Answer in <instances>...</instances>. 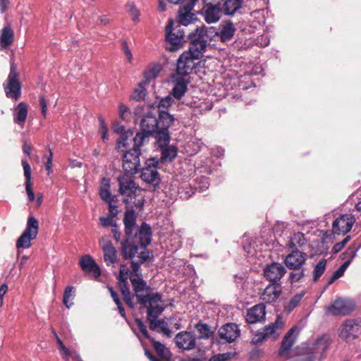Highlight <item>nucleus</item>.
Here are the masks:
<instances>
[{
    "instance_id": "obj_41",
    "label": "nucleus",
    "mask_w": 361,
    "mask_h": 361,
    "mask_svg": "<svg viewBox=\"0 0 361 361\" xmlns=\"http://www.w3.org/2000/svg\"><path fill=\"white\" fill-rule=\"evenodd\" d=\"M149 341L152 342L154 350L159 356L166 360H170L171 356V353L169 350V349L165 347L164 344L155 341L153 338H151Z\"/></svg>"
},
{
    "instance_id": "obj_16",
    "label": "nucleus",
    "mask_w": 361,
    "mask_h": 361,
    "mask_svg": "<svg viewBox=\"0 0 361 361\" xmlns=\"http://www.w3.org/2000/svg\"><path fill=\"white\" fill-rule=\"evenodd\" d=\"M197 0H186V3L180 8L178 21L187 26L195 20V15L192 12Z\"/></svg>"
},
{
    "instance_id": "obj_39",
    "label": "nucleus",
    "mask_w": 361,
    "mask_h": 361,
    "mask_svg": "<svg viewBox=\"0 0 361 361\" xmlns=\"http://www.w3.org/2000/svg\"><path fill=\"white\" fill-rule=\"evenodd\" d=\"M305 295V292L302 291L293 296L283 306V310L286 314H290L296 307L299 305Z\"/></svg>"
},
{
    "instance_id": "obj_22",
    "label": "nucleus",
    "mask_w": 361,
    "mask_h": 361,
    "mask_svg": "<svg viewBox=\"0 0 361 361\" xmlns=\"http://www.w3.org/2000/svg\"><path fill=\"white\" fill-rule=\"evenodd\" d=\"M240 331L237 324L228 323L222 326L218 331L219 338L227 343H232L239 337Z\"/></svg>"
},
{
    "instance_id": "obj_21",
    "label": "nucleus",
    "mask_w": 361,
    "mask_h": 361,
    "mask_svg": "<svg viewBox=\"0 0 361 361\" xmlns=\"http://www.w3.org/2000/svg\"><path fill=\"white\" fill-rule=\"evenodd\" d=\"M151 228L146 224H142L140 228L131 235L133 243H137L141 248H145L151 242Z\"/></svg>"
},
{
    "instance_id": "obj_56",
    "label": "nucleus",
    "mask_w": 361,
    "mask_h": 361,
    "mask_svg": "<svg viewBox=\"0 0 361 361\" xmlns=\"http://www.w3.org/2000/svg\"><path fill=\"white\" fill-rule=\"evenodd\" d=\"M99 132L102 135V138L104 142L108 140V128L102 117L99 118Z\"/></svg>"
},
{
    "instance_id": "obj_7",
    "label": "nucleus",
    "mask_w": 361,
    "mask_h": 361,
    "mask_svg": "<svg viewBox=\"0 0 361 361\" xmlns=\"http://www.w3.org/2000/svg\"><path fill=\"white\" fill-rule=\"evenodd\" d=\"M191 40L190 51L195 52L196 56H202L207 46L206 30L204 27H197L195 30L189 35Z\"/></svg>"
},
{
    "instance_id": "obj_15",
    "label": "nucleus",
    "mask_w": 361,
    "mask_h": 361,
    "mask_svg": "<svg viewBox=\"0 0 361 361\" xmlns=\"http://www.w3.org/2000/svg\"><path fill=\"white\" fill-rule=\"evenodd\" d=\"M355 219L352 214H343L336 219L332 225V231L335 234L345 235L348 233Z\"/></svg>"
},
{
    "instance_id": "obj_46",
    "label": "nucleus",
    "mask_w": 361,
    "mask_h": 361,
    "mask_svg": "<svg viewBox=\"0 0 361 361\" xmlns=\"http://www.w3.org/2000/svg\"><path fill=\"white\" fill-rule=\"evenodd\" d=\"M75 297V289L73 286L66 288L63 293V302L67 308H70L73 305V300Z\"/></svg>"
},
{
    "instance_id": "obj_32",
    "label": "nucleus",
    "mask_w": 361,
    "mask_h": 361,
    "mask_svg": "<svg viewBox=\"0 0 361 361\" xmlns=\"http://www.w3.org/2000/svg\"><path fill=\"white\" fill-rule=\"evenodd\" d=\"M188 90V81L182 77L176 78L171 94L177 99H181Z\"/></svg>"
},
{
    "instance_id": "obj_59",
    "label": "nucleus",
    "mask_w": 361,
    "mask_h": 361,
    "mask_svg": "<svg viewBox=\"0 0 361 361\" xmlns=\"http://www.w3.org/2000/svg\"><path fill=\"white\" fill-rule=\"evenodd\" d=\"M127 6H128V11H129L130 16H132L133 20L134 21L138 20H139L140 12L135 8L134 4L130 3V4H128Z\"/></svg>"
},
{
    "instance_id": "obj_31",
    "label": "nucleus",
    "mask_w": 361,
    "mask_h": 361,
    "mask_svg": "<svg viewBox=\"0 0 361 361\" xmlns=\"http://www.w3.org/2000/svg\"><path fill=\"white\" fill-rule=\"evenodd\" d=\"M27 116V105L25 102H20L15 108L13 121L21 128L24 126Z\"/></svg>"
},
{
    "instance_id": "obj_60",
    "label": "nucleus",
    "mask_w": 361,
    "mask_h": 361,
    "mask_svg": "<svg viewBox=\"0 0 361 361\" xmlns=\"http://www.w3.org/2000/svg\"><path fill=\"white\" fill-rule=\"evenodd\" d=\"M136 324L140 332L143 334V336L150 340L152 338L149 336L147 326L143 324V322L140 319H136Z\"/></svg>"
},
{
    "instance_id": "obj_33",
    "label": "nucleus",
    "mask_w": 361,
    "mask_h": 361,
    "mask_svg": "<svg viewBox=\"0 0 361 361\" xmlns=\"http://www.w3.org/2000/svg\"><path fill=\"white\" fill-rule=\"evenodd\" d=\"M173 26V20L169 19L167 25L166 26V40L173 45H178L180 43L183 38V35L181 32L177 34L172 32Z\"/></svg>"
},
{
    "instance_id": "obj_35",
    "label": "nucleus",
    "mask_w": 361,
    "mask_h": 361,
    "mask_svg": "<svg viewBox=\"0 0 361 361\" xmlns=\"http://www.w3.org/2000/svg\"><path fill=\"white\" fill-rule=\"evenodd\" d=\"M157 318L158 317H154L148 319L150 329L153 331L159 329V332H161L167 337H170L171 335V331L169 329L168 323L163 320H159Z\"/></svg>"
},
{
    "instance_id": "obj_30",
    "label": "nucleus",
    "mask_w": 361,
    "mask_h": 361,
    "mask_svg": "<svg viewBox=\"0 0 361 361\" xmlns=\"http://www.w3.org/2000/svg\"><path fill=\"white\" fill-rule=\"evenodd\" d=\"M137 243L132 242L131 237H126V240L122 243L121 253L124 259H131L134 257L139 250Z\"/></svg>"
},
{
    "instance_id": "obj_20",
    "label": "nucleus",
    "mask_w": 361,
    "mask_h": 361,
    "mask_svg": "<svg viewBox=\"0 0 361 361\" xmlns=\"http://www.w3.org/2000/svg\"><path fill=\"white\" fill-rule=\"evenodd\" d=\"M286 268L280 263L273 262L264 269V276L269 281L276 283L286 274Z\"/></svg>"
},
{
    "instance_id": "obj_5",
    "label": "nucleus",
    "mask_w": 361,
    "mask_h": 361,
    "mask_svg": "<svg viewBox=\"0 0 361 361\" xmlns=\"http://www.w3.org/2000/svg\"><path fill=\"white\" fill-rule=\"evenodd\" d=\"M201 15L208 24L216 23L221 18L224 12L218 0H202Z\"/></svg>"
},
{
    "instance_id": "obj_47",
    "label": "nucleus",
    "mask_w": 361,
    "mask_h": 361,
    "mask_svg": "<svg viewBox=\"0 0 361 361\" xmlns=\"http://www.w3.org/2000/svg\"><path fill=\"white\" fill-rule=\"evenodd\" d=\"M147 84V82H145V81L140 82L138 84L137 87H136L135 89V90L133 91V92L131 95V98L136 101H140V100H142V99H144L146 95V90L145 88V86Z\"/></svg>"
},
{
    "instance_id": "obj_64",
    "label": "nucleus",
    "mask_w": 361,
    "mask_h": 361,
    "mask_svg": "<svg viewBox=\"0 0 361 361\" xmlns=\"http://www.w3.org/2000/svg\"><path fill=\"white\" fill-rule=\"evenodd\" d=\"M109 204V213H110V216L111 217H114L117 215L118 214V209H117V206L116 205H114L113 204V202H107Z\"/></svg>"
},
{
    "instance_id": "obj_12",
    "label": "nucleus",
    "mask_w": 361,
    "mask_h": 361,
    "mask_svg": "<svg viewBox=\"0 0 361 361\" xmlns=\"http://www.w3.org/2000/svg\"><path fill=\"white\" fill-rule=\"evenodd\" d=\"M140 150L131 149L128 151L123 159V168L125 173L134 174L137 172L140 165Z\"/></svg>"
},
{
    "instance_id": "obj_45",
    "label": "nucleus",
    "mask_w": 361,
    "mask_h": 361,
    "mask_svg": "<svg viewBox=\"0 0 361 361\" xmlns=\"http://www.w3.org/2000/svg\"><path fill=\"white\" fill-rule=\"evenodd\" d=\"M177 155V150L174 147L170 146L163 148L161 159L162 161H171Z\"/></svg>"
},
{
    "instance_id": "obj_29",
    "label": "nucleus",
    "mask_w": 361,
    "mask_h": 361,
    "mask_svg": "<svg viewBox=\"0 0 361 361\" xmlns=\"http://www.w3.org/2000/svg\"><path fill=\"white\" fill-rule=\"evenodd\" d=\"M21 163L24 170V176L25 177V185L27 195V199L29 202H32L35 200V193L32 189L31 184V168L27 159H23Z\"/></svg>"
},
{
    "instance_id": "obj_63",
    "label": "nucleus",
    "mask_w": 361,
    "mask_h": 361,
    "mask_svg": "<svg viewBox=\"0 0 361 361\" xmlns=\"http://www.w3.org/2000/svg\"><path fill=\"white\" fill-rule=\"evenodd\" d=\"M8 286L6 283H3L0 286V307L4 305V296L8 291Z\"/></svg>"
},
{
    "instance_id": "obj_42",
    "label": "nucleus",
    "mask_w": 361,
    "mask_h": 361,
    "mask_svg": "<svg viewBox=\"0 0 361 361\" xmlns=\"http://www.w3.org/2000/svg\"><path fill=\"white\" fill-rule=\"evenodd\" d=\"M151 135L155 137L159 145L161 147L166 145L169 142V134L168 130H166V128L164 129L158 128L157 131L151 134Z\"/></svg>"
},
{
    "instance_id": "obj_37",
    "label": "nucleus",
    "mask_w": 361,
    "mask_h": 361,
    "mask_svg": "<svg viewBox=\"0 0 361 361\" xmlns=\"http://www.w3.org/2000/svg\"><path fill=\"white\" fill-rule=\"evenodd\" d=\"M136 221V215L134 211H127L125 213L123 222L126 237H131L135 228Z\"/></svg>"
},
{
    "instance_id": "obj_43",
    "label": "nucleus",
    "mask_w": 361,
    "mask_h": 361,
    "mask_svg": "<svg viewBox=\"0 0 361 361\" xmlns=\"http://www.w3.org/2000/svg\"><path fill=\"white\" fill-rule=\"evenodd\" d=\"M306 243V238L305 235L302 233H294L290 238L288 246L290 248H295L297 250L298 247H300Z\"/></svg>"
},
{
    "instance_id": "obj_9",
    "label": "nucleus",
    "mask_w": 361,
    "mask_h": 361,
    "mask_svg": "<svg viewBox=\"0 0 361 361\" xmlns=\"http://www.w3.org/2000/svg\"><path fill=\"white\" fill-rule=\"evenodd\" d=\"M360 334L361 319H347L339 329V336L345 340L355 339Z\"/></svg>"
},
{
    "instance_id": "obj_54",
    "label": "nucleus",
    "mask_w": 361,
    "mask_h": 361,
    "mask_svg": "<svg viewBox=\"0 0 361 361\" xmlns=\"http://www.w3.org/2000/svg\"><path fill=\"white\" fill-rule=\"evenodd\" d=\"M289 275V279L290 283H296L300 281L305 276L304 269L300 268V269H293Z\"/></svg>"
},
{
    "instance_id": "obj_26",
    "label": "nucleus",
    "mask_w": 361,
    "mask_h": 361,
    "mask_svg": "<svg viewBox=\"0 0 361 361\" xmlns=\"http://www.w3.org/2000/svg\"><path fill=\"white\" fill-rule=\"evenodd\" d=\"M234 24L230 20H225L219 25V30L216 35L221 42H228L232 39L235 32Z\"/></svg>"
},
{
    "instance_id": "obj_4",
    "label": "nucleus",
    "mask_w": 361,
    "mask_h": 361,
    "mask_svg": "<svg viewBox=\"0 0 361 361\" xmlns=\"http://www.w3.org/2000/svg\"><path fill=\"white\" fill-rule=\"evenodd\" d=\"M39 231V223L33 216H30L27 221L26 228L16 241V247L28 249L31 247V241L37 238Z\"/></svg>"
},
{
    "instance_id": "obj_49",
    "label": "nucleus",
    "mask_w": 361,
    "mask_h": 361,
    "mask_svg": "<svg viewBox=\"0 0 361 361\" xmlns=\"http://www.w3.org/2000/svg\"><path fill=\"white\" fill-rule=\"evenodd\" d=\"M149 135H151L145 133L142 130L137 133L136 135L133 138L134 145L133 148L137 150H140V147L143 145Z\"/></svg>"
},
{
    "instance_id": "obj_58",
    "label": "nucleus",
    "mask_w": 361,
    "mask_h": 361,
    "mask_svg": "<svg viewBox=\"0 0 361 361\" xmlns=\"http://www.w3.org/2000/svg\"><path fill=\"white\" fill-rule=\"evenodd\" d=\"M357 249L354 247H349L343 254V259L346 260H353L357 255Z\"/></svg>"
},
{
    "instance_id": "obj_44",
    "label": "nucleus",
    "mask_w": 361,
    "mask_h": 361,
    "mask_svg": "<svg viewBox=\"0 0 361 361\" xmlns=\"http://www.w3.org/2000/svg\"><path fill=\"white\" fill-rule=\"evenodd\" d=\"M161 70V66L159 64H154L151 66H149L144 73L145 78V82H147V83H148L151 80L157 77Z\"/></svg>"
},
{
    "instance_id": "obj_28",
    "label": "nucleus",
    "mask_w": 361,
    "mask_h": 361,
    "mask_svg": "<svg viewBox=\"0 0 361 361\" xmlns=\"http://www.w3.org/2000/svg\"><path fill=\"white\" fill-rule=\"evenodd\" d=\"M81 269L87 274H91L94 279H97L101 271L94 260L89 255H85L80 261Z\"/></svg>"
},
{
    "instance_id": "obj_27",
    "label": "nucleus",
    "mask_w": 361,
    "mask_h": 361,
    "mask_svg": "<svg viewBox=\"0 0 361 361\" xmlns=\"http://www.w3.org/2000/svg\"><path fill=\"white\" fill-rule=\"evenodd\" d=\"M296 331L297 328L293 327L290 329L285 335L282 341L281 348L279 350L280 356L286 358L288 357L289 351L291 349L293 345L294 344L298 335V333Z\"/></svg>"
},
{
    "instance_id": "obj_40",
    "label": "nucleus",
    "mask_w": 361,
    "mask_h": 361,
    "mask_svg": "<svg viewBox=\"0 0 361 361\" xmlns=\"http://www.w3.org/2000/svg\"><path fill=\"white\" fill-rule=\"evenodd\" d=\"M157 114H159V118H157L159 128L162 129L166 128V130H168L174 121L173 116L166 111L159 110Z\"/></svg>"
},
{
    "instance_id": "obj_17",
    "label": "nucleus",
    "mask_w": 361,
    "mask_h": 361,
    "mask_svg": "<svg viewBox=\"0 0 361 361\" xmlns=\"http://www.w3.org/2000/svg\"><path fill=\"white\" fill-rule=\"evenodd\" d=\"M174 341L177 347L183 350H190L196 345L195 335L190 331H181L176 335Z\"/></svg>"
},
{
    "instance_id": "obj_10",
    "label": "nucleus",
    "mask_w": 361,
    "mask_h": 361,
    "mask_svg": "<svg viewBox=\"0 0 361 361\" xmlns=\"http://www.w3.org/2000/svg\"><path fill=\"white\" fill-rule=\"evenodd\" d=\"M195 54V52L188 50V51H185L180 56L177 63L178 75L184 76L192 72L196 64L195 61L202 57L196 56Z\"/></svg>"
},
{
    "instance_id": "obj_51",
    "label": "nucleus",
    "mask_w": 361,
    "mask_h": 361,
    "mask_svg": "<svg viewBox=\"0 0 361 361\" xmlns=\"http://www.w3.org/2000/svg\"><path fill=\"white\" fill-rule=\"evenodd\" d=\"M328 348V344L326 341L323 338H320L317 339L314 343V354H322L324 353Z\"/></svg>"
},
{
    "instance_id": "obj_8",
    "label": "nucleus",
    "mask_w": 361,
    "mask_h": 361,
    "mask_svg": "<svg viewBox=\"0 0 361 361\" xmlns=\"http://www.w3.org/2000/svg\"><path fill=\"white\" fill-rule=\"evenodd\" d=\"M142 305L147 310V320L158 317L165 309V305L161 295L152 293Z\"/></svg>"
},
{
    "instance_id": "obj_23",
    "label": "nucleus",
    "mask_w": 361,
    "mask_h": 361,
    "mask_svg": "<svg viewBox=\"0 0 361 361\" xmlns=\"http://www.w3.org/2000/svg\"><path fill=\"white\" fill-rule=\"evenodd\" d=\"M307 255L298 250H293L285 259V264L290 269H300L306 261Z\"/></svg>"
},
{
    "instance_id": "obj_6",
    "label": "nucleus",
    "mask_w": 361,
    "mask_h": 361,
    "mask_svg": "<svg viewBox=\"0 0 361 361\" xmlns=\"http://www.w3.org/2000/svg\"><path fill=\"white\" fill-rule=\"evenodd\" d=\"M158 165L159 160L155 158L147 160L140 174L141 179L154 188H157L161 182L160 175L157 171Z\"/></svg>"
},
{
    "instance_id": "obj_36",
    "label": "nucleus",
    "mask_w": 361,
    "mask_h": 361,
    "mask_svg": "<svg viewBox=\"0 0 361 361\" xmlns=\"http://www.w3.org/2000/svg\"><path fill=\"white\" fill-rule=\"evenodd\" d=\"M99 195L102 200L106 202L114 201V197L110 192V181L109 179L103 178L100 183Z\"/></svg>"
},
{
    "instance_id": "obj_24",
    "label": "nucleus",
    "mask_w": 361,
    "mask_h": 361,
    "mask_svg": "<svg viewBox=\"0 0 361 361\" xmlns=\"http://www.w3.org/2000/svg\"><path fill=\"white\" fill-rule=\"evenodd\" d=\"M104 252V259L107 266L114 264L117 260V250L111 241L102 238L99 240Z\"/></svg>"
},
{
    "instance_id": "obj_19",
    "label": "nucleus",
    "mask_w": 361,
    "mask_h": 361,
    "mask_svg": "<svg viewBox=\"0 0 361 361\" xmlns=\"http://www.w3.org/2000/svg\"><path fill=\"white\" fill-rule=\"evenodd\" d=\"M281 292L282 288L279 283H271L261 293L259 298L267 303H273L277 301Z\"/></svg>"
},
{
    "instance_id": "obj_14",
    "label": "nucleus",
    "mask_w": 361,
    "mask_h": 361,
    "mask_svg": "<svg viewBox=\"0 0 361 361\" xmlns=\"http://www.w3.org/2000/svg\"><path fill=\"white\" fill-rule=\"evenodd\" d=\"M130 281L137 302L142 305L146 302L145 300L151 295L150 287L148 286L146 282L140 276L130 277Z\"/></svg>"
},
{
    "instance_id": "obj_18",
    "label": "nucleus",
    "mask_w": 361,
    "mask_h": 361,
    "mask_svg": "<svg viewBox=\"0 0 361 361\" xmlns=\"http://www.w3.org/2000/svg\"><path fill=\"white\" fill-rule=\"evenodd\" d=\"M158 110L150 109L149 112L142 118L140 122L141 130L145 133L152 134L159 128V122L157 118Z\"/></svg>"
},
{
    "instance_id": "obj_57",
    "label": "nucleus",
    "mask_w": 361,
    "mask_h": 361,
    "mask_svg": "<svg viewBox=\"0 0 361 361\" xmlns=\"http://www.w3.org/2000/svg\"><path fill=\"white\" fill-rule=\"evenodd\" d=\"M172 104V98L170 95L163 98L160 100L157 107L152 106L151 109H155L156 110H160V108H168Z\"/></svg>"
},
{
    "instance_id": "obj_55",
    "label": "nucleus",
    "mask_w": 361,
    "mask_h": 361,
    "mask_svg": "<svg viewBox=\"0 0 361 361\" xmlns=\"http://www.w3.org/2000/svg\"><path fill=\"white\" fill-rule=\"evenodd\" d=\"M118 114L122 120L126 121L130 117V111L126 105L121 103L118 105Z\"/></svg>"
},
{
    "instance_id": "obj_62",
    "label": "nucleus",
    "mask_w": 361,
    "mask_h": 361,
    "mask_svg": "<svg viewBox=\"0 0 361 361\" xmlns=\"http://www.w3.org/2000/svg\"><path fill=\"white\" fill-rule=\"evenodd\" d=\"M345 269L343 268V267H340L336 271L334 272L331 278L330 279L329 283H331L335 281L336 279H339L342 276L345 272Z\"/></svg>"
},
{
    "instance_id": "obj_61",
    "label": "nucleus",
    "mask_w": 361,
    "mask_h": 361,
    "mask_svg": "<svg viewBox=\"0 0 361 361\" xmlns=\"http://www.w3.org/2000/svg\"><path fill=\"white\" fill-rule=\"evenodd\" d=\"M100 224L104 227L113 226L114 221L111 216H102L99 218Z\"/></svg>"
},
{
    "instance_id": "obj_34",
    "label": "nucleus",
    "mask_w": 361,
    "mask_h": 361,
    "mask_svg": "<svg viewBox=\"0 0 361 361\" xmlns=\"http://www.w3.org/2000/svg\"><path fill=\"white\" fill-rule=\"evenodd\" d=\"M221 4L224 2L222 10L226 16H233L240 7L243 0H218Z\"/></svg>"
},
{
    "instance_id": "obj_25",
    "label": "nucleus",
    "mask_w": 361,
    "mask_h": 361,
    "mask_svg": "<svg viewBox=\"0 0 361 361\" xmlns=\"http://www.w3.org/2000/svg\"><path fill=\"white\" fill-rule=\"evenodd\" d=\"M266 315V307L264 304L256 305L248 309L246 321L249 324H255L264 321Z\"/></svg>"
},
{
    "instance_id": "obj_13",
    "label": "nucleus",
    "mask_w": 361,
    "mask_h": 361,
    "mask_svg": "<svg viewBox=\"0 0 361 361\" xmlns=\"http://www.w3.org/2000/svg\"><path fill=\"white\" fill-rule=\"evenodd\" d=\"M355 307V304L350 299L339 298L336 300L334 303L326 307L327 313L332 315H347Z\"/></svg>"
},
{
    "instance_id": "obj_48",
    "label": "nucleus",
    "mask_w": 361,
    "mask_h": 361,
    "mask_svg": "<svg viewBox=\"0 0 361 361\" xmlns=\"http://www.w3.org/2000/svg\"><path fill=\"white\" fill-rule=\"evenodd\" d=\"M132 135L133 133L131 132H126L121 134L116 142V147L118 151L124 152L129 146L128 139Z\"/></svg>"
},
{
    "instance_id": "obj_3",
    "label": "nucleus",
    "mask_w": 361,
    "mask_h": 361,
    "mask_svg": "<svg viewBox=\"0 0 361 361\" xmlns=\"http://www.w3.org/2000/svg\"><path fill=\"white\" fill-rule=\"evenodd\" d=\"M18 76L16 65L11 63L10 73L3 83V87L6 97L15 101L18 100L21 95V84Z\"/></svg>"
},
{
    "instance_id": "obj_2",
    "label": "nucleus",
    "mask_w": 361,
    "mask_h": 361,
    "mask_svg": "<svg viewBox=\"0 0 361 361\" xmlns=\"http://www.w3.org/2000/svg\"><path fill=\"white\" fill-rule=\"evenodd\" d=\"M133 174L125 173L120 176L118 179L119 183V191L121 194L126 197V202H133V200L137 195V192H140L141 190L136 186L133 180ZM133 203L135 204V202ZM144 203V200L142 198L138 200L137 205L142 206ZM137 205V204H136Z\"/></svg>"
},
{
    "instance_id": "obj_38",
    "label": "nucleus",
    "mask_w": 361,
    "mask_h": 361,
    "mask_svg": "<svg viewBox=\"0 0 361 361\" xmlns=\"http://www.w3.org/2000/svg\"><path fill=\"white\" fill-rule=\"evenodd\" d=\"M13 32L9 27L3 28L0 35V46L1 49H6L13 42Z\"/></svg>"
},
{
    "instance_id": "obj_52",
    "label": "nucleus",
    "mask_w": 361,
    "mask_h": 361,
    "mask_svg": "<svg viewBox=\"0 0 361 361\" xmlns=\"http://www.w3.org/2000/svg\"><path fill=\"white\" fill-rule=\"evenodd\" d=\"M196 329L200 338H208L212 334V331L207 324L199 323L197 324Z\"/></svg>"
},
{
    "instance_id": "obj_1",
    "label": "nucleus",
    "mask_w": 361,
    "mask_h": 361,
    "mask_svg": "<svg viewBox=\"0 0 361 361\" xmlns=\"http://www.w3.org/2000/svg\"><path fill=\"white\" fill-rule=\"evenodd\" d=\"M141 264L142 263L140 261H132V271H130L129 269L124 264H122L120 268L118 275V285L126 303L131 308H133L135 304L133 302V296L131 295L128 287V279H130V277H141L140 274H139V269Z\"/></svg>"
},
{
    "instance_id": "obj_53",
    "label": "nucleus",
    "mask_w": 361,
    "mask_h": 361,
    "mask_svg": "<svg viewBox=\"0 0 361 361\" xmlns=\"http://www.w3.org/2000/svg\"><path fill=\"white\" fill-rule=\"evenodd\" d=\"M57 344L59 346V349L60 351V353L61 355V357L65 361L69 360V355L71 354V350H69L68 348H66L64 344L63 343L62 341L59 338V336L54 333Z\"/></svg>"
},
{
    "instance_id": "obj_11",
    "label": "nucleus",
    "mask_w": 361,
    "mask_h": 361,
    "mask_svg": "<svg viewBox=\"0 0 361 361\" xmlns=\"http://www.w3.org/2000/svg\"><path fill=\"white\" fill-rule=\"evenodd\" d=\"M284 326V322L283 317L280 315L277 316L276 320L274 323H272L265 326L262 331H258L253 337L252 341L253 343H261L267 338L273 336L276 338V331L279 329H282Z\"/></svg>"
},
{
    "instance_id": "obj_50",
    "label": "nucleus",
    "mask_w": 361,
    "mask_h": 361,
    "mask_svg": "<svg viewBox=\"0 0 361 361\" xmlns=\"http://www.w3.org/2000/svg\"><path fill=\"white\" fill-rule=\"evenodd\" d=\"M326 260L323 259L320 260L315 266L313 271V280L317 281L320 276L324 274L326 269Z\"/></svg>"
}]
</instances>
